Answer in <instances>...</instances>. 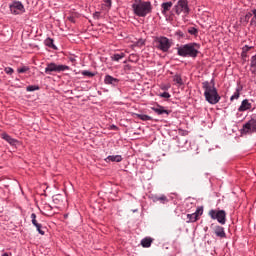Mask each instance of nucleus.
<instances>
[{
    "instance_id": "nucleus-1",
    "label": "nucleus",
    "mask_w": 256,
    "mask_h": 256,
    "mask_svg": "<svg viewBox=\"0 0 256 256\" xmlns=\"http://www.w3.org/2000/svg\"><path fill=\"white\" fill-rule=\"evenodd\" d=\"M202 87L204 89V97L210 105H217L221 101V96H219L217 88H215V80L203 82Z\"/></svg>"
},
{
    "instance_id": "nucleus-2",
    "label": "nucleus",
    "mask_w": 256,
    "mask_h": 256,
    "mask_svg": "<svg viewBox=\"0 0 256 256\" xmlns=\"http://www.w3.org/2000/svg\"><path fill=\"white\" fill-rule=\"evenodd\" d=\"M200 48L201 46L195 42L183 44L176 48L177 55H179V57H191L195 59L199 55Z\"/></svg>"
},
{
    "instance_id": "nucleus-3",
    "label": "nucleus",
    "mask_w": 256,
    "mask_h": 256,
    "mask_svg": "<svg viewBox=\"0 0 256 256\" xmlns=\"http://www.w3.org/2000/svg\"><path fill=\"white\" fill-rule=\"evenodd\" d=\"M132 9L137 17H147L153 11V6L149 1H138L132 4Z\"/></svg>"
},
{
    "instance_id": "nucleus-4",
    "label": "nucleus",
    "mask_w": 256,
    "mask_h": 256,
    "mask_svg": "<svg viewBox=\"0 0 256 256\" xmlns=\"http://www.w3.org/2000/svg\"><path fill=\"white\" fill-rule=\"evenodd\" d=\"M154 45L159 51L167 53V51H169L173 45V40L165 36H158L154 39Z\"/></svg>"
},
{
    "instance_id": "nucleus-5",
    "label": "nucleus",
    "mask_w": 256,
    "mask_h": 256,
    "mask_svg": "<svg viewBox=\"0 0 256 256\" xmlns=\"http://www.w3.org/2000/svg\"><path fill=\"white\" fill-rule=\"evenodd\" d=\"M173 11L176 15H181L182 17H187L191 9L189 8L188 0H178L177 3L173 6Z\"/></svg>"
},
{
    "instance_id": "nucleus-6",
    "label": "nucleus",
    "mask_w": 256,
    "mask_h": 256,
    "mask_svg": "<svg viewBox=\"0 0 256 256\" xmlns=\"http://www.w3.org/2000/svg\"><path fill=\"white\" fill-rule=\"evenodd\" d=\"M70 69L71 68L67 65L51 62L47 64L45 73L46 75H51V73H62L63 71H69Z\"/></svg>"
},
{
    "instance_id": "nucleus-7",
    "label": "nucleus",
    "mask_w": 256,
    "mask_h": 256,
    "mask_svg": "<svg viewBox=\"0 0 256 256\" xmlns=\"http://www.w3.org/2000/svg\"><path fill=\"white\" fill-rule=\"evenodd\" d=\"M209 216L211 219H214L220 223V225H225L227 223V213L225 210H210L209 211Z\"/></svg>"
},
{
    "instance_id": "nucleus-8",
    "label": "nucleus",
    "mask_w": 256,
    "mask_h": 256,
    "mask_svg": "<svg viewBox=\"0 0 256 256\" xmlns=\"http://www.w3.org/2000/svg\"><path fill=\"white\" fill-rule=\"evenodd\" d=\"M9 9L12 15H23L25 13V6L21 1L14 0L9 4Z\"/></svg>"
},
{
    "instance_id": "nucleus-9",
    "label": "nucleus",
    "mask_w": 256,
    "mask_h": 256,
    "mask_svg": "<svg viewBox=\"0 0 256 256\" xmlns=\"http://www.w3.org/2000/svg\"><path fill=\"white\" fill-rule=\"evenodd\" d=\"M256 131V119L252 118L247 123H245L241 129L242 135H247L255 133Z\"/></svg>"
},
{
    "instance_id": "nucleus-10",
    "label": "nucleus",
    "mask_w": 256,
    "mask_h": 256,
    "mask_svg": "<svg viewBox=\"0 0 256 256\" xmlns=\"http://www.w3.org/2000/svg\"><path fill=\"white\" fill-rule=\"evenodd\" d=\"M201 215H203V207H198L194 213L187 214L188 221H186V223H195L196 221H199Z\"/></svg>"
},
{
    "instance_id": "nucleus-11",
    "label": "nucleus",
    "mask_w": 256,
    "mask_h": 256,
    "mask_svg": "<svg viewBox=\"0 0 256 256\" xmlns=\"http://www.w3.org/2000/svg\"><path fill=\"white\" fill-rule=\"evenodd\" d=\"M151 110L154 111L156 115H166V116L171 115V110H167L165 106H161L159 104H157L154 107H151Z\"/></svg>"
},
{
    "instance_id": "nucleus-12",
    "label": "nucleus",
    "mask_w": 256,
    "mask_h": 256,
    "mask_svg": "<svg viewBox=\"0 0 256 256\" xmlns=\"http://www.w3.org/2000/svg\"><path fill=\"white\" fill-rule=\"evenodd\" d=\"M30 217L32 219V225H34V227H36L38 233L40 235H45V231H43V225H41V223L37 222V215L35 213H32Z\"/></svg>"
},
{
    "instance_id": "nucleus-13",
    "label": "nucleus",
    "mask_w": 256,
    "mask_h": 256,
    "mask_svg": "<svg viewBox=\"0 0 256 256\" xmlns=\"http://www.w3.org/2000/svg\"><path fill=\"white\" fill-rule=\"evenodd\" d=\"M2 139H4V141H6L7 143H9V145H12V147H15L19 144V141H17V139L12 138L9 134L7 133H3L2 134Z\"/></svg>"
},
{
    "instance_id": "nucleus-14",
    "label": "nucleus",
    "mask_w": 256,
    "mask_h": 256,
    "mask_svg": "<svg viewBox=\"0 0 256 256\" xmlns=\"http://www.w3.org/2000/svg\"><path fill=\"white\" fill-rule=\"evenodd\" d=\"M105 85H113V87L117 86L119 83V79L114 78L111 75H106L104 78Z\"/></svg>"
},
{
    "instance_id": "nucleus-15",
    "label": "nucleus",
    "mask_w": 256,
    "mask_h": 256,
    "mask_svg": "<svg viewBox=\"0 0 256 256\" xmlns=\"http://www.w3.org/2000/svg\"><path fill=\"white\" fill-rule=\"evenodd\" d=\"M106 163H121L123 161V156L121 155H112V156H108L105 159Z\"/></svg>"
},
{
    "instance_id": "nucleus-16",
    "label": "nucleus",
    "mask_w": 256,
    "mask_h": 256,
    "mask_svg": "<svg viewBox=\"0 0 256 256\" xmlns=\"http://www.w3.org/2000/svg\"><path fill=\"white\" fill-rule=\"evenodd\" d=\"M214 233L216 237H220V239H225V237H227V234L225 233V228H223L222 226H216Z\"/></svg>"
},
{
    "instance_id": "nucleus-17",
    "label": "nucleus",
    "mask_w": 256,
    "mask_h": 256,
    "mask_svg": "<svg viewBox=\"0 0 256 256\" xmlns=\"http://www.w3.org/2000/svg\"><path fill=\"white\" fill-rule=\"evenodd\" d=\"M251 109V102H249L248 99H244L241 102V105L238 108V111L243 112V111H249Z\"/></svg>"
},
{
    "instance_id": "nucleus-18",
    "label": "nucleus",
    "mask_w": 256,
    "mask_h": 256,
    "mask_svg": "<svg viewBox=\"0 0 256 256\" xmlns=\"http://www.w3.org/2000/svg\"><path fill=\"white\" fill-rule=\"evenodd\" d=\"M171 7H173V2H164L161 4L162 15H167L168 11H171Z\"/></svg>"
},
{
    "instance_id": "nucleus-19",
    "label": "nucleus",
    "mask_w": 256,
    "mask_h": 256,
    "mask_svg": "<svg viewBox=\"0 0 256 256\" xmlns=\"http://www.w3.org/2000/svg\"><path fill=\"white\" fill-rule=\"evenodd\" d=\"M53 203L58 205L57 207H61L63 205V195L57 194L53 197Z\"/></svg>"
},
{
    "instance_id": "nucleus-20",
    "label": "nucleus",
    "mask_w": 256,
    "mask_h": 256,
    "mask_svg": "<svg viewBox=\"0 0 256 256\" xmlns=\"http://www.w3.org/2000/svg\"><path fill=\"white\" fill-rule=\"evenodd\" d=\"M141 121H153V118L147 114H134Z\"/></svg>"
},
{
    "instance_id": "nucleus-21",
    "label": "nucleus",
    "mask_w": 256,
    "mask_h": 256,
    "mask_svg": "<svg viewBox=\"0 0 256 256\" xmlns=\"http://www.w3.org/2000/svg\"><path fill=\"white\" fill-rule=\"evenodd\" d=\"M243 88H241L240 86H238L236 88V91L234 92V94L231 96L230 100L231 101H235V99H239V96L241 95V91Z\"/></svg>"
},
{
    "instance_id": "nucleus-22",
    "label": "nucleus",
    "mask_w": 256,
    "mask_h": 256,
    "mask_svg": "<svg viewBox=\"0 0 256 256\" xmlns=\"http://www.w3.org/2000/svg\"><path fill=\"white\" fill-rule=\"evenodd\" d=\"M151 243H153V240L151 238H144L141 240L142 247H151Z\"/></svg>"
},
{
    "instance_id": "nucleus-23",
    "label": "nucleus",
    "mask_w": 256,
    "mask_h": 256,
    "mask_svg": "<svg viewBox=\"0 0 256 256\" xmlns=\"http://www.w3.org/2000/svg\"><path fill=\"white\" fill-rule=\"evenodd\" d=\"M153 201H154V203H157V201H160V203L165 204V203H167V201H169V200L167 199V196L161 195V196H159V197H155V198L153 199Z\"/></svg>"
},
{
    "instance_id": "nucleus-24",
    "label": "nucleus",
    "mask_w": 256,
    "mask_h": 256,
    "mask_svg": "<svg viewBox=\"0 0 256 256\" xmlns=\"http://www.w3.org/2000/svg\"><path fill=\"white\" fill-rule=\"evenodd\" d=\"M125 53L121 52L119 54H114L112 56V61H121V59H124Z\"/></svg>"
},
{
    "instance_id": "nucleus-25",
    "label": "nucleus",
    "mask_w": 256,
    "mask_h": 256,
    "mask_svg": "<svg viewBox=\"0 0 256 256\" xmlns=\"http://www.w3.org/2000/svg\"><path fill=\"white\" fill-rule=\"evenodd\" d=\"M174 83H177L178 85H183V79L180 75L176 74L173 78Z\"/></svg>"
},
{
    "instance_id": "nucleus-26",
    "label": "nucleus",
    "mask_w": 256,
    "mask_h": 256,
    "mask_svg": "<svg viewBox=\"0 0 256 256\" xmlns=\"http://www.w3.org/2000/svg\"><path fill=\"white\" fill-rule=\"evenodd\" d=\"M81 75H83L84 77H95V73H93L89 70H83L81 72Z\"/></svg>"
},
{
    "instance_id": "nucleus-27",
    "label": "nucleus",
    "mask_w": 256,
    "mask_h": 256,
    "mask_svg": "<svg viewBox=\"0 0 256 256\" xmlns=\"http://www.w3.org/2000/svg\"><path fill=\"white\" fill-rule=\"evenodd\" d=\"M26 91H28V92L39 91V86L38 85H29L26 87Z\"/></svg>"
},
{
    "instance_id": "nucleus-28",
    "label": "nucleus",
    "mask_w": 256,
    "mask_h": 256,
    "mask_svg": "<svg viewBox=\"0 0 256 256\" xmlns=\"http://www.w3.org/2000/svg\"><path fill=\"white\" fill-rule=\"evenodd\" d=\"M29 66H22L20 68L17 69V73H27V71H29Z\"/></svg>"
},
{
    "instance_id": "nucleus-29",
    "label": "nucleus",
    "mask_w": 256,
    "mask_h": 256,
    "mask_svg": "<svg viewBox=\"0 0 256 256\" xmlns=\"http://www.w3.org/2000/svg\"><path fill=\"white\" fill-rule=\"evenodd\" d=\"M250 67L252 69H256V55L251 57V63H250Z\"/></svg>"
},
{
    "instance_id": "nucleus-30",
    "label": "nucleus",
    "mask_w": 256,
    "mask_h": 256,
    "mask_svg": "<svg viewBox=\"0 0 256 256\" xmlns=\"http://www.w3.org/2000/svg\"><path fill=\"white\" fill-rule=\"evenodd\" d=\"M136 47H143L145 45V40L139 39L135 42Z\"/></svg>"
},
{
    "instance_id": "nucleus-31",
    "label": "nucleus",
    "mask_w": 256,
    "mask_h": 256,
    "mask_svg": "<svg viewBox=\"0 0 256 256\" xmlns=\"http://www.w3.org/2000/svg\"><path fill=\"white\" fill-rule=\"evenodd\" d=\"M159 96L163 99H169L171 97V94H169V92H163Z\"/></svg>"
},
{
    "instance_id": "nucleus-32",
    "label": "nucleus",
    "mask_w": 256,
    "mask_h": 256,
    "mask_svg": "<svg viewBox=\"0 0 256 256\" xmlns=\"http://www.w3.org/2000/svg\"><path fill=\"white\" fill-rule=\"evenodd\" d=\"M188 33H190V35H197L198 31L197 28L192 27L188 30Z\"/></svg>"
},
{
    "instance_id": "nucleus-33",
    "label": "nucleus",
    "mask_w": 256,
    "mask_h": 256,
    "mask_svg": "<svg viewBox=\"0 0 256 256\" xmlns=\"http://www.w3.org/2000/svg\"><path fill=\"white\" fill-rule=\"evenodd\" d=\"M4 71L7 73V75H13L14 73V70L11 67H6Z\"/></svg>"
},
{
    "instance_id": "nucleus-34",
    "label": "nucleus",
    "mask_w": 256,
    "mask_h": 256,
    "mask_svg": "<svg viewBox=\"0 0 256 256\" xmlns=\"http://www.w3.org/2000/svg\"><path fill=\"white\" fill-rule=\"evenodd\" d=\"M93 19H96V20L101 19V12H95V13L93 14Z\"/></svg>"
},
{
    "instance_id": "nucleus-35",
    "label": "nucleus",
    "mask_w": 256,
    "mask_h": 256,
    "mask_svg": "<svg viewBox=\"0 0 256 256\" xmlns=\"http://www.w3.org/2000/svg\"><path fill=\"white\" fill-rule=\"evenodd\" d=\"M249 49H251V47H249L248 45H245V46L242 48V51H243V53H247V51H249Z\"/></svg>"
},
{
    "instance_id": "nucleus-36",
    "label": "nucleus",
    "mask_w": 256,
    "mask_h": 256,
    "mask_svg": "<svg viewBox=\"0 0 256 256\" xmlns=\"http://www.w3.org/2000/svg\"><path fill=\"white\" fill-rule=\"evenodd\" d=\"M253 17V12H248L245 16V19H251Z\"/></svg>"
},
{
    "instance_id": "nucleus-37",
    "label": "nucleus",
    "mask_w": 256,
    "mask_h": 256,
    "mask_svg": "<svg viewBox=\"0 0 256 256\" xmlns=\"http://www.w3.org/2000/svg\"><path fill=\"white\" fill-rule=\"evenodd\" d=\"M47 45H48V47H53V39H49L47 41Z\"/></svg>"
},
{
    "instance_id": "nucleus-38",
    "label": "nucleus",
    "mask_w": 256,
    "mask_h": 256,
    "mask_svg": "<svg viewBox=\"0 0 256 256\" xmlns=\"http://www.w3.org/2000/svg\"><path fill=\"white\" fill-rule=\"evenodd\" d=\"M107 7H111V0H103Z\"/></svg>"
},
{
    "instance_id": "nucleus-39",
    "label": "nucleus",
    "mask_w": 256,
    "mask_h": 256,
    "mask_svg": "<svg viewBox=\"0 0 256 256\" xmlns=\"http://www.w3.org/2000/svg\"><path fill=\"white\" fill-rule=\"evenodd\" d=\"M69 61H71V63H75L77 60L74 57H70Z\"/></svg>"
},
{
    "instance_id": "nucleus-40",
    "label": "nucleus",
    "mask_w": 256,
    "mask_h": 256,
    "mask_svg": "<svg viewBox=\"0 0 256 256\" xmlns=\"http://www.w3.org/2000/svg\"><path fill=\"white\" fill-rule=\"evenodd\" d=\"M179 133H181V135H187V131L179 130Z\"/></svg>"
},
{
    "instance_id": "nucleus-41",
    "label": "nucleus",
    "mask_w": 256,
    "mask_h": 256,
    "mask_svg": "<svg viewBox=\"0 0 256 256\" xmlns=\"http://www.w3.org/2000/svg\"><path fill=\"white\" fill-rule=\"evenodd\" d=\"M252 15H254V19H256V9L252 10Z\"/></svg>"
},
{
    "instance_id": "nucleus-42",
    "label": "nucleus",
    "mask_w": 256,
    "mask_h": 256,
    "mask_svg": "<svg viewBox=\"0 0 256 256\" xmlns=\"http://www.w3.org/2000/svg\"><path fill=\"white\" fill-rule=\"evenodd\" d=\"M251 25H256L255 18L251 20Z\"/></svg>"
},
{
    "instance_id": "nucleus-43",
    "label": "nucleus",
    "mask_w": 256,
    "mask_h": 256,
    "mask_svg": "<svg viewBox=\"0 0 256 256\" xmlns=\"http://www.w3.org/2000/svg\"><path fill=\"white\" fill-rule=\"evenodd\" d=\"M2 256H9V254H7V253H4V254H2Z\"/></svg>"
},
{
    "instance_id": "nucleus-44",
    "label": "nucleus",
    "mask_w": 256,
    "mask_h": 256,
    "mask_svg": "<svg viewBox=\"0 0 256 256\" xmlns=\"http://www.w3.org/2000/svg\"><path fill=\"white\" fill-rule=\"evenodd\" d=\"M112 127H113V129H117V126H115V125H113Z\"/></svg>"
},
{
    "instance_id": "nucleus-45",
    "label": "nucleus",
    "mask_w": 256,
    "mask_h": 256,
    "mask_svg": "<svg viewBox=\"0 0 256 256\" xmlns=\"http://www.w3.org/2000/svg\"><path fill=\"white\" fill-rule=\"evenodd\" d=\"M133 213H137V210H133Z\"/></svg>"
}]
</instances>
